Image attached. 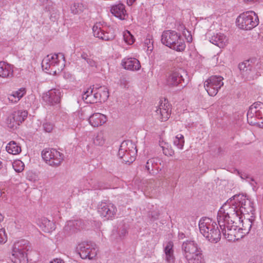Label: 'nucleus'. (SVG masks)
<instances>
[{
  "mask_svg": "<svg viewBox=\"0 0 263 263\" xmlns=\"http://www.w3.org/2000/svg\"><path fill=\"white\" fill-rule=\"evenodd\" d=\"M255 209L253 202L246 195L236 194L230 198L219 210L217 221L222 233L240 221L241 215L253 214Z\"/></svg>",
  "mask_w": 263,
  "mask_h": 263,
  "instance_id": "1",
  "label": "nucleus"
},
{
  "mask_svg": "<svg viewBox=\"0 0 263 263\" xmlns=\"http://www.w3.org/2000/svg\"><path fill=\"white\" fill-rule=\"evenodd\" d=\"M240 217L241 218L239 221L241 227L234 223L231 226V229L229 228L228 230H224L223 231V235L229 241H235L242 238L249 233L251 229L254 219L246 218L242 219V215Z\"/></svg>",
  "mask_w": 263,
  "mask_h": 263,
  "instance_id": "2",
  "label": "nucleus"
},
{
  "mask_svg": "<svg viewBox=\"0 0 263 263\" xmlns=\"http://www.w3.org/2000/svg\"><path fill=\"white\" fill-rule=\"evenodd\" d=\"M200 233L209 241L217 243L221 238V232L216 222L208 217H202L199 221Z\"/></svg>",
  "mask_w": 263,
  "mask_h": 263,
  "instance_id": "3",
  "label": "nucleus"
},
{
  "mask_svg": "<svg viewBox=\"0 0 263 263\" xmlns=\"http://www.w3.org/2000/svg\"><path fill=\"white\" fill-rule=\"evenodd\" d=\"M161 42L163 45L177 51H182L186 47L184 40L180 34L171 30L163 32Z\"/></svg>",
  "mask_w": 263,
  "mask_h": 263,
  "instance_id": "4",
  "label": "nucleus"
},
{
  "mask_svg": "<svg viewBox=\"0 0 263 263\" xmlns=\"http://www.w3.org/2000/svg\"><path fill=\"white\" fill-rule=\"evenodd\" d=\"M65 57L63 53H58L47 55L42 61V67L43 69L56 73L62 71L65 67Z\"/></svg>",
  "mask_w": 263,
  "mask_h": 263,
  "instance_id": "5",
  "label": "nucleus"
},
{
  "mask_svg": "<svg viewBox=\"0 0 263 263\" xmlns=\"http://www.w3.org/2000/svg\"><path fill=\"white\" fill-rule=\"evenodd\" d=\"M30 249L29 242L22 239L15 242L12 248L11 260L14 263H26L28 260L27 252Z\"/></svg>",
  "mask_w": 263,
  "mask_h": 263,
  "instance_id": "6",
  "label": "nucleus"
},
{
  "mask_svg": "<svg viewBox=\"0 0 263 263\" xmlns=\"http://www.w3.org/2000/svg\"><path fill=\"white\" fill-rule=\"evenodd\" d=\"M236 23L240 29L249 30L258 25L259 18L255 12L253 11H246L238 16Z\"/></svg>",
  "mask_w": 263,
  "mask_h": 263,
  "instance_id": "7",
  "label": "nucleus"
},
{
  "mask_svg": "<svg viewBox=\"0 0 263 263\" xmlns=\"http://www.w3.org/2000/svg\"><path fill=\"white\" fill-rule=\"evenodd\" d=\"M137 150L135 144L131 141H124L120 145L118 151L119 158L125 163H130L135 161Z\"/></svg>",
  "mask_w": 263,
  "mask_h": 263,
  "instance_id": "8",
  "label": "nucleus"
},
{
  "mask_svg": "<svg viewBox=\"0 0 263 263\" xmlns=\"http://www.w3.org/2000/svg\"><path fill=\"white\" fill-rule=\"evenodd\" d=\"M76 251L82 259H92L97 256L98 248L92 241H83L78 243Z\"/></svg>",
  "mask_w": 263,
  "mask_h": 263,
  "instance_id": "9",
  "label": "nucleus"
},
{
  "mask_svg": "<svg viewBox=\"0 0 263 263\" xmlns=\"http://www.w3.org/2000/svg\"><path fill=\"white\" fill-rule=\"evenodd\" d=\"M42 156L48 165L58 167L63 160V154L54 148H46L42 152Z\"/></svg>",
  "mask_w": 263,
  "mask_h": 263,
  "instance_id": "10",
  "label": "nucleus"
},
{
  "mask_svg": "<svg viewBox=\"0 0 263 263\" xmlns=\"http://www.w3.org/2000/svg\"><path fill=\"white\" fill-rule=\"evenodd\" d=\"M223 78L221 76H213L204 82V87L208 94L215 96L223 85Z\"/></svg>",
  "mask_w": 263,
  "mask_h": 263,
  "instance_id": "11",
  "label": "nucleus"
},
{
  "mask_svg": "<svg viewBox=\"0 0 263 263\" xmlns=\"http://www.w3.org/2000/svg\"><path fill=\"white\" fill-rule=\"evenodd\" d=\"M117 209L116 206L109 202H102L98 205V212L105 220H112L116 215Z\"/></svg>",
  "mask_w": 263,
  "mask_h": 263,
  "instance_id": "12",
  "label": "nucleus"
},
{
  "mask_svg": "<svg viewBox=\"0 0 263 263\" xmlns=\"http://www.w3.org/2000/svg\"><path fill=\"white\" fill-rule=\"evenodd\" d=\"M263 118V103L260 102L254 103L250 107L247 112V120L250 125L258 124L254 119Z\"/></svg>",
  "mask_w": 263,
  "mask_h": 263,
  "instance_id": "13",
  "label": "nucleus"
},
{
  "mask_svg": "<svg viewBox=\"0 0 263 263\" xmlns=\"http://www.w3.org/2000/svg\"><path fill=\"white\" fill-rule=\"evenodd\" d=\"M181 250L185 259L192 257L194 254L201 251L198 244L191 240L184 241L182 244Z\"/></svg>",
  "mask_w": 263,
  "mask_h": 263,
  "instance_id": "14",
  "label": "nucleus"
},
{
  "mask_svg": "<svg viewBox=\"0 0 263 263\" xmlns=\"http://www.w3.org/2000/svg\"><path fill=\"white\" fill-rule=\"evenodd\" d=\"M182 73H185L181 69H175L170 71L166 76V83L168 86H177L184 82Z\"/></svg>",
  "mask_w": 263,
  "mask_h": 263,
  "instance_id": "15",
  "label": "nucleus"
},
{
  "mask_svg": "<svg viewBox=\"0 0 263 263\" xmlns=\"http://www.w3.org/2000/svg\"><path fill=\"white\" fill-rule=\"evenodd\" d=\"M61 97L62 95L60 89L57 88L49 90L48 92L43 93L42 96L43 101L50 105L59 103Z\"/></svg>",
  "mask_w": 263,
  "mask_h": 263,
  "instance_id": "16",
  "label": "nucleus"
},
{
  "mask_svg": "<svg viewBox=\"0 0 263 263\" xmlns=\"http://www.w3.org/2000/svg\"><path fill=\"white\" fill-rule=\"evenodd\" d=\"M171 114L170 105L167 100L161 101L158 108L156 110V116L161 122L168 120Z\"/></svg>",
  "mask_w": 263,
  "mask_h": 263,
  "instance_id": "17",
  "label": "nucleus"
},
{
  "mask_svg": "<svg viewBox=\"0 0 263 263\" xmlns=\"http://www.w3.org/2000/svg\"><path fill=\"white\" fill-rule=\"evenodd\" d=\"M100 23H96L92 28L93 35L95 37L105 41H110L114 39L115 35L112 32L106 31L105 28L101 27Z\"/></svg>",
  "mask_w": 263,
  "mask_h": 263,
  "instance_id": "18",
  "label": "nucleus"
},
{
  "mask_svg": "<svg viewBox=\"0 0 263 263\" xmlns=\"http://www.w3.org/2000/svg\"><path fill=\"white\" fill-rule=\"evenodd\" d=\"M84 223L81 220H69L64 228V233L70 235L83 229Z\"/></svg>",
  "mask_w": 263,
  "mask_h": 263,
  "instance_id": "19",
  "label": "nucleus"
},
{
  "mask_svg": "<svg viewBox=\"0 0 263 263\" xmlns=\"http://www.w3.org/2000/svg\"><path fill=\"white\" fill-rule=\"evenodd\" d=\"M238 67L241 74L245 79L248 80L254 79L255 71L249 60L240 63Z\"/></svg>",
  "mask_w": 263,
  "mask_h": 263,
  "instance_id": "20",
  "label": "nucleus"
},
{
  "mask_svg": "<svg viewBox=\"0 0 263 263\" xmlns=\"http://www.w3.org/2000/svg\"><path fill=\"white\" fill-rule=\"evenodd\" d=\"M82 99L87 103H95L100 102L101 97L100 92L95 91L93 88L89 87L82 95Z\"/></svg>",
  "mask_w": 263,
  "mask_h": 263,
  "instance_id": "21",
  "label": "nucleus"
},
{
  "mask_svg": "<svg viewBox=\"0 0 263 263\" xmlns=\"http://www.w3.org/2000/svg\"><path fill=\"white\" fill-rule=\"evenodd\" d=\"M13 76V67L5 62H0V77L11 78Z\"/></svg>",
  "mask_w": 263,
  "mask_h": 263,
  "instance_id": "22",
  "label": "nucleus"
},
{
  "mask_svg": "<svg viewBox=\"0 0 263 263\" xmlns=\"http://www.w3.org/2000/svg\"><path fill=\"white\" fill-rule=\"evenodd\" d=\"M122 65L125 69L129 70H138L141 67L140 62L135 58H125L122 61Z\"/></svg>",
  "mask_w": 263,
  "mask_h": 263,
  "instance_id": "23",
  "label": "nucleus"
},
{
  "mask_svg": "<svg viewBox=\"0 0 263 263\" xmlns=\"http://www.w3.org/2000/svg\"><path fill=\"white\" fill-rule=\"evenodd\" d=\"M107 121L106 116L101 113H95L89 118V122L93 127L102 125Z\"/></svg>",
  "mask_w": 263,
  "mask_h": 263,
  "instance_id": "24",
  "label": "nucleus"
},
{
  "mask_svg": "<svg viewBox=\"0 0 263 263\" xmlns=\"http://www.w3.org/2000/svg\"><path fill=\"white\" fill-rule=\"evenodd\" d=\"M111 13L120 20H125L127 15L125 6L122 3L113 5L110 9Z\"/></svg>",
  "mask_w": 263,
  "mask_h": 263,
  "instance_id": "25",
  "label": "nucleus"
},
{
  "mask_svg": "<svg viewBox=\"0 0 263 263\" xmlns=\"http://www.w3.org/2000/svg\"><path fill=\"white\" fill-rule=\"evenodd\" d=\"M210 41L212 44L219 48H223L228 44V40L223 34L219 33L212 35Z\"/></svg>",
  "mask_w": 263,
  "mask_h": 263,
  "instance_id": "26",
  "label": "nucleus"
},
{
  "mask_svg": "<svg viewBox=\"0 0 263 263\" xmlns=\"http://www.w3.org/2000/svg\"><path fill=\"white\" fill-rule=\"evenodd\" d=\"M127 229L128 227L126 224H120L117 230L112 231L111 239L114 240L123 239L127 234Z\"/></svg>",
  "mask_w": 263,
  "mask_h": 263,
  "instance_id": "27",
  "label": "nucleus"
},
{
  "mask_svg": "<svg viewBox=\"0 0 263 263\" xmlns=\"http://www.w3.org/2000/svg\"><path fill=\"white\" fill-rule=\"evenodd\" d=\"M173 247V242L169 241L164 248L166 260L169 263H174V262L175 257L174 255Z\"/></svg>",
  "mask_w": 263,
  "mask_h": 263,
  "instance_id": "28",
  "label": "nucleus"
},
{
  "mask_svg": "<svg viewBox=\"0 0 263 263\" xmlns=\"http://www.w3.org/2000/svg\"><path fill=\"white\" fill-rule=\"evenodd\" d=\"M26 93V90L24 88H21L18 90L14 91L8 96V100L12 103L17 102Z\"/></svg>",
  "mask_w": 263,
  "mask_h": 263,
  "instance_id": "29",
  "label": "nucleus"
},
{
  "mask_svg": "<svg viewBox=\"0 0 263 263\" xmlns=\"http://www.w3.org/2000/svg\"><path fill=\"white\" fill-rule=\"evenodd\" d=\"M157 160L155 158H151L147 160L145 165V169L149 174H154L158 172Z\"/></svg>",
  "mask_w": 263,
  "mask_h": 263,
  "instance_id": "30",
  "label": "nucleus"
},
{
  "mask_svg": "<svg viewBox=\"0 0 263 263\" xmlns=\"http://www.w3.org/2000/svg\"><path fill=\"white\" fill-rule=\"evenodd\" d=\"M6 149L8 153L12 155L18 154L22 151L20 145L14 141H10L7 145Z\"/></svg>",
  "mask_w": 263,
  "mask_h": 263,
  "instance_id": "31",
  "label": "nucleus"
},
{
  "mask_svg": "<svg viewBox=\"0 0 263 263\" xmlns=\"http://www.w3.org/2000/svg\"><path fill=\"white\" fill-rule=\"evenodd\" d=\"M11 115L15 119L16 122L20 125L27 117L28 112L26 110H20L14 111Z\"/></svg>",
  "mask_w": 263,
  "mask_h": 263,
  "instance_id": "32",
  "label": "nucleus"
},
{
  "mask_svg": "<svg viewBox=\"0 0 263 263\" xmlns=\"http://www.w3.org/2000/svg\"><path fill=\"white\" fill-rule=\"evenodd\" d=\"M186 259L188 263H204L201 250L194 254L192 257L187 258Z\"/></svg>",
  "mask_w": 263,
  "mask_h": 263,
  "instance_id": "33",
  "label": "nucleus"
},
{
  "mask_svg": "<svg viewBox=\"0 0 263 263\" xmlns=\"http://www.w3.org/2000/svg\"><path fill=\"white\" fill-rule=\"evenodd\" d=\"M42 224L44 226V229L43 230L45 232H51L55 229V226L54 222L47 218H44L42 219Z\"/></svg>",
  "mask_w": 263,
  "mask_h": 263,
  "instance_id": "34",
  "label": "nucleus"
},
{
  "mask_svg": "<svg viewBox=\"0 0 263 263\" xmlns=\"http://www.w3.org/2000/svg\"><path fill=\"white\" fill-rule=\"evenodd\" d=\"M85 9V6L81 3H74L71 7L72 13L76 14L82 12Z\"/></svg>",
  "mask_w": 263,
  "mask_h": 263,
  "instance_id": "35",
  "label": "nucleus"
},
{
  "mask_svg": "<svg viewBox=\"0 0 263 263\" xmlns=\"http://www.w3.org/2000/svg\"><path fill=\"white\" fill-rule=\"evenodd\" d=\"M81 57L91 67H96V62L92 59L90 58V54L85 51H82Z\"/></svg>",
  "mask_w": 263,
  "mask_h": 263,
  "instance_id": "36",
  "label": "nucleus"
},
{
  "mask_svg": "<svg viewBox=\"0 0 263 263\" xmlns=\"http://www.w3.org/2000/svg\"><path fill=\"white\" fill-rule=\"evenodd\" d=\"M184 144V137L181 134L177 135L174 139V144L178 148L182 149Z\"/></svg>",
  "mask_w": 263,
  "mask_h": 263,
  "instance_id": "37",
  "label": "nucleus"
},
{
  "mask_svg": "<svg viewBox=\"0 0 263 263\" xmlns=\"http://www.w3.org/2000/svg\"><path fill=\"white\" fill-rule=\"evenodd\" d=\"M16 121L10 114L6 120V124L8 127L11 129L16 128L17 126L20 125Z\"/></svg>",
  "mask_w": 263,
  "mask_h": 263,
  "instance_id": "38",
  "label": "nucleus"
},
{
  "mask_svg": "<svg viewBox=\"0 0 263 263\" xmlns=\"http://www.w3.org/2000/svg\"><path fill=\"white\" fill-rule=\"evenodd\" d=\"M105 139L104 133L100 132L98 133L94 139V143L97 145H103L105 143Z\"/></svg>",
  "mask_w": 263,
  "mask_h": 263,
  "instance_id": "39",
  "label": "nucleus"
},
{
  "mask_svg": "<svg viewBox=\"0 0 263 263\" xmlns=\"http://www.w3.org/2000/svg\"><path fill=\"white\" fill-rule=\"evenodd\" d=\"M12 166L15 172L20 173L24 170V164L22 161L17 160L12 163Z\"/></svg>",
  "mask_w": 263,
  "mask_h": 263,
  "instance_id": "40",
  "label": "nucleus"
},
{
  "mask_svg": "<svg viewBox=\"0 0 263 263\" xmlns=\"http://www.w3.org/2000/svg\"><path fill=\"white\" fill-rule=\"evenodd\" d=\"M123 39L124 41L129 45L133 44L135 41L134 36L128 31L124 32Z\"/></svg>",
  "mask_w": 263,
  "mask_h": 263,
  "instance_id": "41",
  "label": "nucleus"
},
{
  "mask_svg": "<svg viewBox=\"0 0 263 263\" xmlns=\"http://www.w3.org/2000/svg\"><path fill=\"white\" fill-rule=\"evenodd\" d=\"M98 92H100V95L101 97L100 102H105L108 99L109 92L106 88L101 87Z\"/></svg>",
  "mask_w": 263,
  "mask_h": 263,
  "instance_id": "42",
  "label": "nucleus"
},
{
  "mask_svg": "<svg viewBox=\"0 0 263 263\" xmlns=\"http://www.w3.org/2000/svg\"><path fill=\"white\" fill-rule=\"evenodd\" d=\"M7 240V236L4 229H0V244L5 243Z\"/></svg>",
  "mask_w": 263,
  "mask_h": 263,
  "instance_id": "43",
  "label": "nucleus"
},
{
  "mask_svg": "<svg viewBox=\"0 0 263 263\" xmlns=\"http://www.w3.org/2000/svg\"><path fill=\"white\" fill-rule=\"evenodd\" d=\"M43 127L46 132L50 133L53 129V124L51 122H46L43 123Z\"/></svg>",
  "mask_w": 263,
  "mask_h": 263,
  "instance_id": "44",
  "label": "nucleus"
},
{
  "mask_svg": "<svg viewBox=\"0 0 263 263\" xmlns=\"http://www.w3.org/2000/svg\"><path fill=\"white\" fill-rule=\"evenodd\" d=\"M160 215L159 212L158 211H154L150 212L148 213V216L151 219L154 221L158 219Z\"/></svg>",
  "mask_w": 263,
  "mask_h": 263,
  "instance_id": "45",
  "label": "nucleus"
},
{
  "mask_svg": "<svg viewBox=\"0 0 263 263\" xmlns=\"http://www.w3.org/2000/svg\"><path fill=\"white\" fill-rule=\"evenodd\" d=\"M162 151L163 154L167 156H172L174 154V152L171 148L168 147H165L164 146H162Z\"/></svg>",
  "mask_w": 263,
  "mask_h": 263,
  "instance_id": "46",
  "label": "nucleus"
},
{
  "mask_svg": "<svg viewBox=\"0 0 263 263\" xmlns=\"http://www.w3.org/2000/svg\"><path fill=\"white\" fill-rule=\"evenodd\" d=\"M144 45L147 47V50L152 51L153 48V42L150 38H146L144 41Z\"/></svg>",
  "mask_w": 263,
  "mask_h": 263,
  "instance_id": "47",
  "label": "nucleus"
},
{
  "mask_svg": "<svg viewBox=\"0 0 263 263\" xmlns=\"http://www.w3.org/2000/svg\"><path fill=\"white\" fill-rule=\"evenodd\" d=\"M249 263H261V258L259 257H254L251 258Z\"/></svg>",
  "mask_w": 263,
  "mask_h": 263,
  "instance_id": "48",
  "label": "nucleus"
},
{
  "mask_svg": "<svg viewBox=\"0 0 263 263\" xmlns=\"http://www.w3.org/2000/svg\"><path fill=\"white\" fill-rule=\"evenodd\" d=\"M240 177L241 178V179H250V180H253V178L249 176L248 175L246 174H240Z\"/></svg>",
  "mask_w": 263,
  "mask_h": 263,
  "instance_id": "49",
  "label": "nucleus"
},
{
  "mask_svg": "<svg viewBox=\"0 0 263 263\" xmlns=\"http://www.w3.org/2000/svg\"><path fill=\"white\" fill-rule=\"evenodd\" d=\"M50 263H65V261L61 258H56Z\"/></svg>",
  "mask_w": 263,
  "mask_h": 263,
  "instance_id": "50",
  "label": "nucleus"
},
{
  "mask_svg": "<svg viewBox=\"0 0 263 263\" xmlns=\"http://www.w3.org/2000/svg\"><path fill=\"white\" fill-rule=\"evenodd\" d=\"M136 0H127V4L128 6H131Z\"/></svg>",
  "mask_w": 263,
  "mask_h": 263,
  "instance_id": "51",
  "label": "nucleus"
},
{
  "mask_svg": "<svg viewBox=\"0 0 263 263\" xmlns=\"http://www.w3.org/2000/svg\"><path fill=\"white\" fill-rule=\"evenodd\" d=\"M184 237H185V235L183 233L179 234V237L180 239H183Z\"/></svg>",
  "mask_w": 263,
  "mask_h": 263,
  "instance_id": "52",
  "label": "nucleus"
},
{
  "mask_svg": "<svg viewBox=\"0 0 263 263\" xmlns=\"http://www.w3.org/2000/svg\"><path fill=\"white\" fill-rule=\"evenodd\" d=\"M92 189H101V188L100 187H99V186H97L96 185H94L93 186H92Z\"/></svg>",
  "mask_w": 263,
  "mask_h": 263,
  "instance_id": "53",
  "label": "nucleus"
},
{
  "mask_svg": "<svg viewBox=\"0 0 263 263\" xmlns=\"http://www.w3.org/2000/svg\"><path fill=\"white\" fill-rule=\"evenodd\" d=\"M189 37H190V39L187 38V41H188L189 42H192V36L190 35V34H189Z\"/></svg>",
  "mask_w": 263,
  "mask_h": 263,
  "instance_id": "54",
  "label": "nucleus"
},
{
  "mask_svg": "<svg viewBox=\"0 0 263 263\" xmlns=\"http://www.w3.org/2000/svg\"><path fill=\"white\" fill-rule=\"evenodd\" d=\"M246 180L248 182L250 183L251 184H252L251 182H253L254 181L253 179V180H250V179H246Z\"/></svg>",
  "mask_w": 263,
  "mask_h": 263,
  "instance_id": "55",
  "label": "nucleus"
},
{
  "mask_svg": "<svg viewBox=\"0 0 263 263\" xmlns=\"http://www.w3.org/2000/svg\"><path fill=\"white\" fill-rule=\"evenodd\" d=\"M4 217L3 215L0 213V222H1L3 220Z\"/></svg>",
  "mask_w": 263,
  "mask_h": 263,
  "instance_id": "56",
  "label": "nucleus"
},
{
  "mask_svg": "<svg viewBox=\"0 0 263 263\" xmlns=\"http://www.w3.org/2000/svg\"><path fill=\"white\" fill-rule=\"evenodd\" d=\"M258 125L260 127H263V122H261V124H259Z\"/></svg>",
  "mask_w": 263,
  "mask_h": 263,
  "instance_id": "57",
  "label": "nucleus"
},
{
  "mask_svg": "<svg viewBox=\"0 0 263 263\" xmlns=\"http://www.w3.org/2000/svg\"><path fill=\"white\" fill-rule=\"evenodd\" d=\"M3 167L2 162L0 161V170Z\"/></svg>",
  "mask_w": 263,
  "mask_h": 263,
  "instance_id": "58",
  "label": "nucleus"
},
{
  "mask_svg": "<svg viewBox=\"0 0 263 263\" xmlns=\"http://www.w3.org/2000/svg\"><path fill=\"white\" fill-rule=\"evenodd\" d=\"M244 1L246 2L249 3V2H251L253 1V0H244Z\"/></svg>",
  "mask_w": 263,
  "mask_h": 263,
  "instance_id": "59",
  "label": "nucleus"
}]
</instances>
